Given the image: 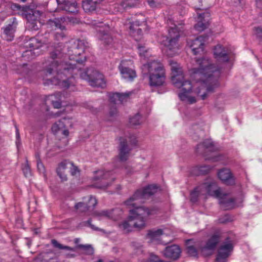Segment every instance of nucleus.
<instances>
[{
    "label": "nucleus",
    "instance_id": "nucleus-1",
    "mask_svg": "<svg viewBox=\"0 0 262 262\" xmlns=\"http://www.w3.org/2000/svg\"><path fill=\"white\" fill-rule=\"evenodd\" d=\"M72 50L68 49L64 55L65 49H61V45L56 47L51 52V56L46 62L47 72L51 75L56 72L53 79L45 80V84L58 85L62 88H68L74 82L75 75L88 81L93 87L103 88L105 85L104 76L96 70L88 69L82 71L83 63L85 57L82 56L86 47V42L79 39H72Z\"/></svg>",
    "mask_w": 262,
    "mask_h": 262
},
{
    "label": "nucleus",
    "instance_id": "nucleus-2",
    "mask_svg": "<svg viewBox=\"0 0 262 262\" xmlns=\"http://www.w3.org/2000/svg\"><path fill=\"white\" fill-rule=\"evenodd\" d=\"M169 64L172 83L180 90L178 96L182 101L192 104L196 101L199 96L204 100L208 93L212 92L219 86L221 67L215 66L207 58L196 60L195 67L190 71L191 81L184 78L179 63L170 60Z\"/></svg>",
    "mask_w": 262,
    "mask_h": 262
},
{
    "label": "nucleus",
    "instance_id": "nucleus-3",
    "mask_svg": "<svg viewBox=\"0 0 262 262\" xmlns=\"http://www.w3.org/2000/svg\"><path fill=\"white\" fill-rule=\"evenodd\" d=\"M159 188L156 185H150L138 190L126 202L125 205L132 207L127 221L119 224L120 229L125 232L130 231L133 227L141 229L145 227L148 217L157 213L158 210L156 207L148 208L139 204L143 203L144 200L158 191Z\"/></svg>",
    "mask_w": 262,
    "mask_h": 262
},
{
    "label": "nucleus",
    "instance_id": "nucleus-4",
    "mask_svg": "<svg viewBox=\"0 0 262 262\" xmlns=\"http://www.w3.org/2000/svg\"><path fill=\"white\" fill-rule=\"evenodd\" d=\"M207 195L219 199L220 204L224 209H230L236 206L235 200L228 194L223 193L212 180H209L196 187L190 193V200L195 202L199 199L204 200Z\"/></svg>",
    "mask_w": 262,
    "mask_h": 262
},
{
    "label": "nucleus",
    "instance_id": "nucleus-5",
    "mask_svg": "<svg viewBox=\"0 0 262 262\" xmlns=\"http://www.w3.org/2000/svg\"><path fill=\"white\" fill-rule=\"evenodd\" d=\"M167 25L169 27L168 35L162 36L159 41L164 46L163 49L164 54L173 56L178 53L180 49L178 39L181 35L183 27L181 24H176L172 18L168 19Z\"/></svg>",
    "mask_w": 262,
    "mask_h": 262
},
{
    "label": "nucleus",
    "instance_id": "nucleus-6",
    "mask_svg": "<svg viewBox=\"0 0 262 262\" xmlns=\"http://www.w3.org/2000/svg\"><path fill=\"white\" fill-rule=\"evenodd\" d=\"M148 72L149 84L151 86L158 87L163 85L166 80V72L162 63L153 60L143 65Z\"/></svg>",
    "mask_w": 262,
    "mask_h": 262
},
{
    "label": "nucleus",
    "instance_id": "nucleus-7",
    "mask_svg": "<svg viewBox=\"0 0 262 262\" xmlns=\"http://www.w3.org/2000/svg\"><path fill=\"white\" fill-rule=\"evenodd\" d=\"M11 9L16 11L17 13L24 17L27 20V26L33 30H37L41 26L39 20L42 13L38 10L31 9L29 7H21L20 5L14 4L11 5Z\"/></svg>",
    "mask_w": 262,
    "mask_h": 262
},
{
    "label": "nucleus",
    "instance_id": "nucleus-8",
    "mask_svg": "<svg viewBox=\"0 0 262 262\" xmlns=\"http://www.w3.org/2000/svg\"><path fill=\"white\" fill-rule=\"evenodd\" d=\"M112 172L99 169L94 172L93 186L96 188L105 189L114 181Z\"/></svg>",
    "mask_w": 262,
    "mask_h": 262
},
{
    "label": "nucleus",
    "instance_id": "nucleus-9",
    "mask_svg": "<svg viewBox=\"0 0 262 262\" xmlns=\"http://www.w3.org/2000/svg\"><path fill=\"white\" fill-rule=\"evenodd\" d=\"M137 143V138L134 135H129L126 138L121 139L119 154L120 161H125L128 158L131 149L129 145H135Z\"/></svg>",
    "mask_w": 262,
    "mask_h": 262
},
{
    "label": "nucleus",
    "instance_id": "nucleus-10",
    "mask_svg": "<svg viewBox=\"0 0 262 262\" xmlns=\"http://www.w3.org/2000/svg\"><path fill=\"white\" fill-rule=\"evenodd\" d=\"M66 25L67 20L65 17L49 19L47 24L48 28L55 31L54 35L57 40L62 39L66 36L63 31L66 30Z\"/></svg>",
    "mask_w": 262,
    "mask_h": 262
},
{
    "label": "nucleus",
    "instance_id": "nucleus-11",
    "mask_svg": "<svg viewBox=\"0 0 262 262\" xmlns=\"http://www.w3.org/2000/svg\"><path fill=\"white\" fill-rule=\"evenodd\" d=\"M73 119L70 117H64L62 120L55 123L52 127V130L55 134L61 133L65 137L69 135V129L72 127Z\"/></svg>",
    "mask_w": 262,
    "mask_h": 262
},
{
    "label": "nucleus",
    "instance_id": "nucleus-12",
    "mask_svg": "<svg viewBox=\"0 0 262 262\" xmlns=\"http://www.w3.org/2000/svg\"><path fill=\"white\" fill-rule=\"evenodd\" d=\"M133 64L130 60H123L119 66L122 77L127 81H131L136 77V72L132 69Z\"/></svg>",
    "mask_w": 262,
    "mask_h": 262
},
{
    "label": "nucleus",
    "instance_id": "nucleus-13",
    "mask_svg": "<svg viewBox=\"0 0 262 262\" xmlns=\"http://www.w3.org/2000/svg\"><path fill=\"white\" fill-rule=\"evenodd\" d=\"M124 25L128 27L129 34L135 38V40H138L141 38L142 29L139 27L145 26L144 19L141 21L135 18H132V19H128L124 23Z\"/></svg>",
    "mask_w": 262,
    "mask_h": 262
},
{
    "label": "nucleus",
    "instance_id": "nucleus-14",
    "mask_svg": "<svg viewBox=\"0 0 262 262\" xmlns=\"http://www.w3.org/2000/svg\"><path fill=\"white\" fill-rule=\"evenodd\" d=\"M93 25L97 30V37L104 45H108L112 41V38L109 33L110 27L108 25H103L101 22L94 23Z\"/></svg>",
    "mask_w": 262,
    "mask_h": 262
},
{
    "label": "nucleus",
    "instance_id": "nucleus-15",
    "mask_svg": "<svg viewBox=\"0 0 262 262\" xmlns=\"http://www.w3.org/2000/svg\"><path fill=\"white\" fill-rule=\"evenodd\" d=\"M42 42L36 38L30 39L27 42L26 47L29 48V50H26L23 54V57L26 59H31L34 56L39 55V52H34L35 50H38L42 46Z\"/></svg>",
    "mask_w": 262,
    "mask_h": 262
},
{
    "label": "nucleus",
    "instance_id": "nucleus-16",
    "mask_svg": "<svg viewBox=\"0 0 262 262\" xmlns=\"http://www.w3.org/2000/svg\"><path fill=\"white\" fill-rule=\"evenodd\" d=\"M233 246L231 241L223 243L219 247L216 258V262H226L227 258L231 255Z\"/></svg>",
    "mask_w": 262,
    "mask_h": 262
},
{
    "label": "nucleus",
    "instance_id": "nucleus-17",
    "mask_svg": "<svg viewBox=\"0 0 262 262\" xmlns=\"http://www.w3.org/2000/svg\"><path fill=\"white\" fill-rule=\"evenodd\" d=\"M220 237L219 235L214 234L211 236L206 242L205 246L199 248L201 253L205 256L211 255L220 241Z\"/></svg>",
    "mask_w": 262,
    "mask_h": 262
},
{
    "label": "nucleus",
    "instance_id": "nucleus-18",
    "mask_svg": "<svg viewBox=\"0 0 262 262\" xmlns=\"http://www.w3.org/2000/svg\"><path fill=\"white\" fill-rule=\"evenodd\" d=\"M230 54L228 48L220 45L215 46L213 50L214 58L222 63L226 62L229 60Z\"/></svg>",
    "mask_w": 262,
    "mask_h": 262
},
{
    "label": "nucleus",
    "instance_id": "nucleus-19",
    "mask_svg": "<svg viewBox=\"0 0 262 262\" xmlns=\"http://www.w3.org/2000/svg\"><path fill=\"white\" fill-rule=\"evenodd\" d=\"M97 203L95 198L90 196L84 199L83 202H79L75 204V208L80 212H84L89 210L91 208L95 207Z\"/></svg>",
    "mask_w": 262,
    "mask_h": 262
},
{
    "label": "nucleus",
    "instance_id": "nucleus-20",
    "mask_svg": "<svg viewBox=\"0 0 262 262\" xmlns=\"http://www.w3.org/2000/svg\"><path fill=\"white\" fill-rule=\"evenodd\" d=\"M205 41V37L200 36L194 40L187 41V46L191 49L193 54L196 55L203 52Z\"/></svg>",
    "mask_w": 262,
    "mask_h": 262
},
{
    "label": "nucleus",
    "instance_id": "nucleus-21",
    "mask_svg": "<svg viewBox=\"0 0 262 262\" xmlns=\"http://www.w3.org/2000/svg\"><path fill=\"white\" fill-rule=\"evenodd\" d=\"M198 23L194 26V28L198 31L204 30L209 25V17L210 14L207 12L198 13Z\"/></svg>",
    "mask_w": 262,
    "mask_h": 262
},
{
    "label": "nucleus",
    "instance_id": "nucleus-22",
    "mask_svg": "<svg viewBox=\"0 0 262 262\" xmlns=\"http://www.w3.org/2000/svg\"><path fill=\"white\" fill-rule=\"evenodd\" d=\"M53 1H56L59 5H63V6H60V8L70 13H75L78 11L77 4L74 0H53Z\"/></svg>",
    "mask_w": 262,
    "mask_h": 262
},
{
    "label": "nucleus",
    "instance_id": "nucleus-23",
    "mask_svg": "<svg viewBox=\"0 0 262 262\" xmlns=\"http://www.w3.org/2000/svg\"><path fill=\"white\" fill-rule=\"evenodd\" d=\"M181 250L180 247L176 245L167 247L163 252L164 256L166 257L177 259L181 254Z\"/></svg>",
    "mask_w": 262,
    "mask_h": 262
},
{
    "label": "nucleus",
    "instance_id": "nucleus-24",
    "mask_svg": "<svg viewBox=\"0 0 262 262\" xmlns=\"http://www.w3.org/2000/svg\"><path fill=\"white\" fill-rule=\"evenodd\" d=\"M119 211L118 209H112L111 210H102L94 212V216L99 220L103 219H110L116 220V214Z\"/></svg>",
    "mask_w": 262,
    "mask_h": 262
},
{
    "label": "nucleus",
    "instance_id": "nucleus-25",
    "mask_svg": "<svg viewBox=\"0 0 262 262\" xmlns=\"http://www.w3.org/2000/svg\"><path fill=\"white\" fill-rule=\"evenodd\" d=\"M218 177L226 184H231L234 182L230 170L228 169L224 168L220 170L218 172Z\"/></svg>",
    "mask_w": 262,
    "mask_h": 262
},
{
    "label": "nucleus",
    "instance_id": "nucleus-26",
    "mask_svg": "<svg viewBox=\"0 0 262 262\" xmlns=\"http://www.w3.org/2000/svg\"><path fill=\"white\" fill-rule=\"evenodd\" d=\"M103 0H86L82 3V8L85 12L95 11L98 6Z\"/></svg>",
    "mask_w": 262,
    "mask_h": 262
},
{
    "label": "nucleus",
    "instance_id": "nucleus-27",
    "mask_svg": "<svg viewBox=\"0 0 262 262\" xmlns=\"http://www.w3.org/2000/svg\"><path fill=\"white\" fill-rule=\"evenodd\" d=\"M61 95L59 93L54 95H51L47 97L46 101L50 102L54 108H58L61 106Z\"/></svg>",
    "mask_w": 262,
    "mask_h": 262
},
{
    "label": "nucleus",
    "instance_id": "nucleus-28",
    "mask_svg": "<svg viewBox=\"0 0 262 262\" xmlns=\"http://www.w3.org/2000/svg\"><path fill=\"white\" fill-rule=\"evenodd\" d=\"M69 162L66 161L61 162L57 169V174L63 181L67 180V175L65 173V170L68 168L69 169L68 163Z\"/></svg>",
    "mask_w": 262,
    "mask_h": 262
},
{
    "label": "nucleus",
    "instance_id": "nucleus-29",
    "mask_svg": "<svg viewBox=\"0 0 262 262\" xmlns=\"http://www.w3.org/2000/svg\"><path fill=\"white\" fill-rule=\"evenodd\" d=\"M139 0H122L120 3V8L119 11H122L124 9L134 8L139 5Z\"/></svg>",
    "mask_w": 262,
    "mask_h": 262
},
{
    "label": "nucleus",
    "instance_id": "nucleus-30",
    "mask_svg": "<svg viewBox=\"0 0 262 262\" xmlns=\"http://www.w3.org/2000/svg\"><path fill=\"white\" fill-rule=\"evenodd\" d=\"M163 234V231L161 229L156 230L149 231L147 234V237L149 239L150 242L155 241H159L160 236Z\"/></svg>",
    "mask_w": 262,
    "mask_h": 262
},
{
    "label": "nucleus",
    "instance_id": "nucleus-31",
    "mask_svg": "<svg viewBox=\"0 0 262 262\" xmlns=\"http://www.w3.org/2000/svg\"><path fill=\"white\" fill-rule=\"evenodd\" d=\"M16 26L13 25H9L4 31L5 38L8 41H11L14 37V33Z\"/></svg>",
    "mask_w": 262,
    "mask_h": 262
},
{
    "label": "nucleus",
    "instance_id": "nucleus-32",
    "mask_svg": "<svg viewBox=\"0 0 262 262\" xmlns=\"http://www.w3.org/2000/svg\"><path fill=\"white\" fill-rule=\"evenodd\" d=\"M193 242L191 239L188 240L186 242V245H187V250L188 253L192 256H196L198 255V251L200 250H199V248H198V249H196V246H194L193 245Z\"/></svg>",
    "mask_w": 262,
    "mask_h": 262
},
{
    "label": "nucleus",
    "instance_id": "nucleus-33",
    "mask_svg": "<svg viewBox=\"0 0 262 262\" xmlns=\"http://www.w3.org/2000/svg\"><path fill=\"white\" fill-rule=\"evenodd\" d=\"M138 53L141 59H145L148 58L150 56V53L148 49L144 45L139 44L137 47Z\"/></svg>",
    "mask_w": 262,
    "mask_h": 262
},
{
    "label": "nucleus",
    "instance_id": "nucleus-34",
    "mask_svg": "<svg viewBox=\"0 0 262 262\" xmlns=\"http://www.w3.org/2000/svg\"><path fill=\"white\" fill-rule=\"evenodd\" d=\"M213 146V142L210 140H205L202 144H200L198 145L197 149L198 152H202L201 149L202 148L207 149L209 150H212L213 149L212 146Z\"/></svg>",
    "mask_w": 262,
    "mask_h": 262
},
{
    "label": "nucleus",
    "instance_id": "nucleus-35",
    "mask_svg": "<svg viewBox=\"0 0 262 262\" xmlns=\"http://www.w3.org/2000/svg\"><path fill=\"white\" fill-rule=\"evenodd\" d=\"M143 122L141 116L137 114L129 119V124L132 126H137Z\"/></svg>",
    "mask_w": 262,
    "mask_h": 262
},
{
    "label": "nucleus",
    "instance_id": "nucleus-36",
    "mask_svg": "<svg viewBox=\"0 0 262 262\" xmlns=\"http://www.w3.org/2000/svg\"><path fill=\"white\" fill-rule=\"evenodd\" d=\"M211 167L208 165H202L195 168V170L197 171L195 173L196 174H204L209 172Z\"/></svg>",
    "mask_w": 262,
    "mask_h": 262
},
{
    "label": "nucleus",
    "instance_id": "nucleus-37",
    "mask_svg": "<svg viewBox=\"0 0 262 262\" xmlns=\"http://www.w3.org/2000/svg\"><path fill=\"white\" fill-rule=\"evenodd\" d=\"M52 244L54 247L59 249H66L70 251H74L73 248L68 246H63L62 245L59 244L57 241L55 239H53L52 241Z\"/></svg>",
    "mask_w": 262,
    "mask_h": 262
},
{
    "label": "nucleus",
    "instance_id": "nucleus-38",
    "mask_svg": "<svg viewBox=\"0 0 262 262\" xmlns=\"http://www.w3.org/2000/svg\"><path fill=\"white\" fill-rule=\"evenodd\" d=\"M119 93H115L110 94V100L111 103H113L115 104H119Z\"/></svg>",
    "mask_w": 262,
    "mask_h": 262
},
{
    "label": "nucleus",
    "instance_id": "nucleus-39",
    "mask_svg": "<svg viewBox=\"0 0 262 262\" xmlns=\"http://www.w3.org/2000/svg\"><path fill=\"white\" fill-rule=\"evenodd\" d=\"M132 93L131 92H126L124 93H119V104L122 103L125 101H126Z\"/></svg>",
    "mask_w": 262,
    "mask_h": 262
},
{
    "label": "nucleus",
    "instance_id": "nucleus-40",
    "mask_svg": "<svg viewBox=\"0 0 262 262\" xmlns=\"http://www.w3.org/2000/svg\"><path fill=\"white\" fill-rule=\"evenodd\" d=\"M68 164L69 166V169H70L71 174L72 176H76L78 174L79 171L77 167L74 165L73 163L72 162H70Z\"/></svg>",
    "mask_w": 262,
    "mask_h": 262
},
{
    "label": "nucleus",
    "instance_id": "nucleus-41",
    "mask_svg": "<svg viewBox=\"0 0 262 262\" xmlns=\"http://www.w3.org/2000/svg\"><path fill=\"white\" fill-rule=\"evenodd\" d=\"M22 169L24 174L26 177H29L31 175V169L27 162L24 165Z\"/></svg>",
    "mask_w": 262,
    "mask_h": 262
},
{
    "label": "nucleus",
    "instance_id": "nucleus-42",
    "mask_svg": "<svg viewBox=\"0 0 262 262\" xmlns=\"http://www.w3.org/2000/svg\"><path fill=\"white\" fill-rule=\"evenodd\" d=\"M149 5L152 8H156L161 5L162 0H147Z\"/></svg>",
    "mask_w": 262,
    "mask_h": 262
},
{
    "label": "nucleus",
    "instance_id": "nucleus-43",
    "mask_svg": "<svg viewBox=\"0 0 262 262\" xmlns=\"http://www.w3.org/2000/svg\"><path fill=\"white\" fill-rule=\"evenodd\" d=\"M37 166L39 172L44 174L45 172V167L42 163L38 160H37Z\"/></svg>",
    "mask_w": 262,
    "mask_h": 262
},
{
    "label": "nucleus",
    "instance_id": "nucleus-44",
    "mask_svg": "<svg viewBox=\"0 0 262 262\" xmlns=\"http://www.w3.org/2000/svg\"><path fill=\"white\" fill-rule=\"evenodd\" d=\"M79 247L84 249V250H88V253L89 254H92L93 253V248L91 247V246L90 245H79Z\"/></svg>",
    "mask_w": 262,
    "mask_h": 262
},
{
    "label": "nucleus",
    "instance_id": "nucleus-45",
    "mask_svg": "<svg viewBox=\"0 0 262 262\" xmlns=\"http://www.w3.org/2000/svg\"><path fill=\"white\" fill-rule=\"evenodd\" d=\"M147 262H164L162 260H159L158 257L154 254L150 255L149 260Z\"/></svg>",
    "mask_w": 262,
    "mask_h": 262
},
{
    "label": "nucleus",
    "instance_id": "nucleus-46",
    "mask_svg": "<svg viewBox=\"0 0 262 262\" xmlns=\"http://www.w3.org/2000/svg\"><path fill=\"white\" fill-rule=\"evenodd\" d=\"M255 34L258 37H262V28L257 27L255 29Z\"/></svg>",
    "mask_w": 262,
    "mask_h": 262
},
{
    "label": "nucleus",
    "instance_id": "nucleus-47",
    "mask_svg": "<svg viewBox=\"0 0 262 262\" xmlns=\"http://www.w3.org/2000/svg\"><path fill=\"white\" fill-rule=\"evenodd\" d=\"M87 224H88V226L90 228H91L93 230H98V231H101L102 232H104V230L103 229H99V228H98L97 227H96L94 225H92L91 223V221H88V222H87Z\"/></svg>",
    "mask_w": 262,
    "mask_h": 262
},
{
    "label": "nucleus",
    "instance_id": "nucleus-48",
    "mask_svg": "<svg viewBox=\"0 0 262 262\" xmlns=\"http://www.w3.org/2000/svg\"><path fill=\"white\" fill-rule=\"evenodd\" d=\"M16 144L17 147H18V146L20 144V136H19V134L18 133V130L17 129H16Z\"/></svg>",
    "mask_w": 262,
    "mask_h": 262
},
{
    "label": "nucleus",
    "instance_id": "nucleus-49",
    "mask_svg": "<svg viewBox=\"0 0 262 262\" xmlns=\"http://www.w3.org/2000/svg\"><path fill=\"white\" fill-rule=\"evenodd\" d=\"M21 69H22V71H19L18 72L20 73H25L26 72V69H27V64H24L23 65H21L20 66Z\"/></svg>",
    "mask_w": 262,
    "mask_h": 262
},
{
    "label": "nucleus",
    "instance_id": "nucleus-50",
    "mask_svg": "<svg viewBox=\"0 0 262 262\" xmlns=\"http://www.w3.org/2000/svg\"><path fill=\"white\" fill-rule=\"evenodd\" d=\"M95 262H113V261H107L105 259H99L98 260H97V261H96Z\"/></svg>",
    "mask_w": 262,
    "mask_h": 262
},
{
    "label": "nucleus",
    "instance_id": "nucleus-51",
    "mask_svg": "<svg viewBox=\"0 0 262 262\" xmlns=\"http://www.w3.org/2000/svg\"><path fill=\"white\" fill-rule=\"evenodd\" d=\"M117 112V111H116V108H114V110L113 111V112H110V115L111 116H113L114 115H115Z\"/></svg>",
    "mask_w": 262,
    "mask_h": 262
},
{
    "label": "nucleus",
    "instance_id": "nucleus-52",
    "mask_svg": "<svg viewBox=\"0 0 262 262\" xmlns=\"http://www.w3.org/2000/svg\"><path fill=\"white\" fill-rule=\"evenodd\" d=\"M220 158V157H215L213 158V160L214 161H218V160H219Z\"/></svg>",
    "mask_w": 262,
    "mask_h": 262
},
{
    "label": "nucleus",
    "instance_id": "nucleus-53",
    "mask_svg": "<svg viewBox=\"0 0 262 262\" xmlns=\"http://www.w3.org/2000/svg\"><path fill=\"white\" fill-rule=\"evenodd\" d=\"M235 3H241V0H234Z\"/></svg>",
    "mask_w": 262,
    "mask_h": 262
}]
</instances>
